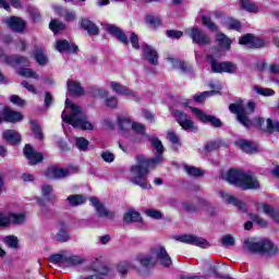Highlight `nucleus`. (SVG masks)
Masks as SVG:
<instances>
[{"label":"nucleus","instance_id":"obj_1","mask_svg":"<svg viewBox=\"0 0 279 279\" xmlns=\"http://www.w3.org/2000/svg\"><path fill=\"white\" fill-rule=\"evenodd\" d=\"M148 141L156 151V156L154 158L147 159L143 155H138L135 160L136 165L131 166L130 168V177L129 180L135 186H140L144 191H149L151 189V183H149V169L156 167V165H160L165 162V158L162 154H165V146H162V142L156 136H149Z\"/></svg>","mask_w":279,"mask_h":279},{"label":"nucleus","instance_id":"obj_2","mask_svg":"<svg viewBox=\"0 0 279 279\" xmlns=\"http://www.w3.org/2000/svg\"><path fill=\"white\" fill-rule=\"evenodd\" d=\"M63 123H69L76 130H94L93 123L88 121L82 108L72 104L69 98L65 99V110L61 114Z\"/></svg>","mask_w":279,"mask_h":279},{"label":"nucleus","instance_id":"obj_3","mask_svg":"<svg viewBox=\"0 0 279 279\" xmlns=\"http://www.w3.org/2000/svg\"><path fill=\"white\" fill-rule=\"evenodd\" d=\"M226 182L229 184H233V186H239L243 191H247L250 189H258L260 183L258 179L254 177V174L250 172H243V170H229L223 177Z\"/></svg>","mask_w":279,"mask_h":279},{"label":"nucleus","instance_id":"obj_4","mask_svg":"<svg viewBox=\"0 0 279 279\" xmlns=\"http://www.w3.org/2000/svg\"><path fill=\"white\" fill-rule=\"evenodd\" d=\"M243 250L252 254H278V246L269 240L245 239Z\"/></svg>","mask_w":279,"mask_h":279},{"label":"nucleus","instance_id":"obj_5","mask_svg":"<svg viewBox=\"0 0 279 279\" xmlns=\"http://www.w3.org/2000/svg\"><path fill=\"white\" fill-rule=\"evenodd\" d=\"M255 109H256V102L254 101H248L246 107L242 100L231 104L229 106L230 112H232V114H236L238 121L242 125H244V128H250L252 125V122L250 118H247V116L252 114V112H254Z\"/></svg>","mask_w":279,"mask_h":279},{"label":"nucleus","instance_id":"obj_6","mask_svg":"<svg viewBox=\"0 0 279 279\" xmlns=\"http://www.w3.org/2000/svg\"><path fill=\"white\" fill-rule=\"evenodd\" d=\"M151 255L155 258V263H159L162 267H171L173 265V259L171 255L167 252V248L162 245H157L151 248Z\"/></svg>","mask_w":279,"mask_h":279},{"label":"nucleus","instance_id":"obj_7","mask_svg":"<svg viewBox=\"0 0 279 279\" xmlns=\"http://www.w3.org/2000/svg\"><path fill=\"white\" fill-rule=\"evenodd\" d=\"M207 60L214 73H236V64L232 62H217L213 54L207 56Z\"/></svg>","mask_w":279,"mask_h":279},{"label":"nucleus","instance_id":"obj_8","mask_svg":"<svg viewBox=\"0 0 279 279\" xmlns=\"http://www.w3.org/2000/svg\"><path fill=\"white\" fill-rule=\"evenodd\" d=\"M185 34L190 36L195 45H210V37H208V35L204 33V31L197 27L187 28L185 31Z\"/></svg>","mask_w":279,"mask_h":279},{"label":"nucleus","instance_id":"obj_9","mask_svg":"<svg viewBox=\"0 0 279 279\" xmlns=\"http://www.w3.org/2000/svg\"><path fill=\"white\" fill-rule=\"evenodd\" d=\"M89 202H90L92 206L95 207L96 215L98 217H107L108 219H114V217H116L114 211L108 210V208H106V205L102 204L101 201H99V198H97L95 196H90Z\"/></svg>","mask_w":279,"mask_h":279},{"label":"nucleus","instance_id":"obj_10","mask_svg":"<svg viewBox=\"0 0 279 279\" xmlns=\"http://www.w3.org/2000/svg\"><path fill=\"white\" fill-rule=\"evenodd\" d=\"M178 241H181V243H187L189 245H197V247H203L204 250L210 247V243H208L206 239L193 234L179 235Z\"/></svg>","mask_w":279,"mask_h":279},{"label":"nucleus","instance_id":"obj_11","mask_svg":"<svg viewBox=\"0 0 279 279\" xmlns=\"http://www.w3.org/2000/svg\"><path fill=\"white\" fill-rule=\"evenodd\" d=\"M193 114H195L196 119L198 121H202V123H210L214 128H221L223 123L219 120V118L215 116H208L204 113V111L199 110L198 108H192Z\"/></svg>","mask_w":279,"mask_h":279},{"label":"nucleus","instance_id":"obj_12","mask_svg":"<svg viewBox=\"0 0 279 279\" xmlns=\"http://www.w3.org/2000/svg\"><path fill=\"white\" fill-rule=\"evenodd\" d=\"M0 60L4 62V64H9L10 66H16V64H24V66H26V64L29 63V61H27V58L25 57L7 56L1 46H0Z\"/></svg>","mask_w":279,"mask_h":279},{"label":"nucleus","instance_id":"obj_13","mask_svg":"<svg viewBox=\"0 0 279 279\" xmlns=\"http://www.w3.org/2000/svg\"><path fill=\"white\" fill-rule=\"evenodd\" d=\"M240 45H245L248 49H258V47H265V40L255 37L252 34H246L239 40Z\"/></svg>","mask_w":279,"mask_h":279},{"label":"nucleus","instance_id":"obj_14","mask_svg":"<svg viewBox=\"0 0 279 279\" xmlns=\"http://www.w3.org/2000/svg\"><path fill=\"white\" fill-rule=\"evenodd\" d=\"M73 173V169H62V168H56L50 167L46 171V177H48L50 180H62V178H69V175Z\"/></svg>","mask_w":279,"mask_h":279},{"label":"nucleus","instance_id":"obj_15","mask_svg":"<svg viewBox=\"0 0 279 279\" xmlns=\"http://www.w3.org/2000/svg\"><path fill=\"white\" fill-rule=\"evenodd\" d=\"M7 121L8 123H19L23 121V114L19 111H12V109H4L0 111V123Z\"/></svg>","mask_w":279,"mask_h":279},{"label":"nucleus","instance_id":"obj_16","mask_svg":"<svg viewBox=\"0 0 279 279\" xmlns=\"http://www.w3.org/2000/svg\"><path fill=\"white\" fill-rule=\"evenodd\" d=\"M3 23L7 25V27L13 32H16L17 34H21V32L25 29V21L17 16L4 17Z\"/></svg>","mask_w":279,"mask_h":279},{"label":"nucleus","instance_id":"obj_17","mask_svg":"<svg viewBox=\"0 0 279 279\" xmlns=\"http://www.w3.org/2000/svg\"><path fill=\"white\" fill-rule=\"evenodd\" d=\"M173 117L177 119L182 130H196L195 123L189 119V116H186L184 112L175 110L173 111Z\"/></svg>","mask_w":279,"mask_h":279},{"label":"nucleus","instance_id":"obj_18","mask_svg":"<svg viewBox=\"0 0 279 279\" xmlns=\"http://www.w3.org/2000/svg\"><path fill=\"white\" fill-rule=\"evenodd\" d=\"M106 29L109 34H111V36L117 38L119 43L122 45H129L130 40L128 39V35H125V32H123V29H121L119 26L108 24Z\"/></svg>","mask_w":279,"mask_h":279},{"label":"nucleus","instance_id":"obj_19","mask_svg":"<svg viewBox=\"0 0 279 279\" xmlns=\"http://www.w3.org/2000/svg\"><path fill=\"white\" fill-rule=\"evenodd\" d=\"M134 265L136 263L141 265V267H144L145 269H149V267H154L156 265V258L151 254H138L135 256V259L133 260Z\"/></svg>","mask_w":279,"mask_h":279},{"label":"nucleus","instance_id":"obj_20","mask_svg":"<svg viewBox=\"0 0 279 279\" xmlns=\"http://www.w3.org/2000/svg\"><path fill=\"white\" fill-rule=\"evenodd\" d=\"M142 51H143V56L145 58V60H147V62H149V64H158V51H156V49H154V47L144 44L142 46Z\"/></svg>","mask_w":279,"mask_h":279},{"label":"nucleus","instance_id":"obj_21","mask_svg":"<svg viewBox=\"0 0 279 279\" xmlns=\"http://www.w3.org/2000/svg\"><path fill=\"white\" fill-rule=\"evenodd\" d=\"M24 156L29 160V165H38V162H43V154L36 153L29 144L24 147Z\"/></svg>","mask_w":279,"mask_h":279},{"label":"nucleus","instance_id":"obj_22","mask_svg":"<svg viewBox=\"0 0 279 279\" xmlns=\"http://www.w3.org/2000/svg\"><path fill=\"white\" fill-rule=\"evenodd\" d=\"M219 196L225 202V204H232L235 206V208H239V210L245 213V204H243V202L239 201L233 195H230L228 192L220 191Z\"/></svg>","mask_w":279,"mask_h":279},{"label":"nucleus","instance_id":"obj_23","mask_svg":"<svg viewBox=\"0 0 279 279\" xmlns=\"http://www.w3.org/2000/svg\"><path fill=\"white\" fill-rule=\"evenodd\" d=\"M56 49L60 53H77V46L69 44L65 39L57 40Z\"/></svg>","mask_w":279,"mask_h":279},{"label":"nucleus","instance_id":"obj_24","mask_svg":"<svg viewBox=\"0 0 279 279\" xmlns=\"http://www.w3.org/2000/svg\"><path fill=\"white\" fill-rule=\"evenodd\" d=\"M110 88L113 89V92L117 95H125L126 97H136V94L132 90H130L125 85H122L119 82H111Z\"/></svg>","mask_w":279,"mask_h":279},{"label":"nucleus","instance_id":"obj_25","mask_svg":"<svg viewBox=\"0 0 279 279\" xmlns=\"http://www.w3.org/2000/svg\"><path fill=\"white\" fill-rule=\"evenodd\" d=\"M236 145L242 149V151H245V154H258V145L250 141L240 140L236 142Z\"/></svg>","mask_w":279,"mask_h":279},{"label":"nucleus","instance_id":"obj_26","mask_svg":"<svg viewBox=\"0 0 279 279\" xmlns=\"http://www.w3.org/2000/svg\"><path fill=\"white\" fill-rule=\"evenodd\" d=\"M81 27L82 29H85L89 36H97L99 34V27L88 19H83L81 21Z\"/></svg>","mask_w":279,"mask_h":279},{"label":"nucleus","instance_id":"obj_27","mask_svg":"<svg viewBox=\"0 0 279 279\" xmlns=\"http://www.w3.org/2000/svg\"><path fill=\"white\" fill-rule=\"evenodd\" d=\"M2 138L7 141V143H11L12 145L21 143V134L15 130H5L4 132H2Z\"/></svg>","mask_w":279,"mask_h":279},{"label":"nucleus","instance_id":"obj_28","mask_svg":"<svg viewBox=\"0 0 279 279\" xmlns=\"http://www.w3.org/2000/svg\"><path fill=\"white\" fill-rule=\"evenodd\" d=\"M240 7L250 14H258L260 12V7L251 0H240Z\"/></svg>","mask_w":279,"mask_h":279},{"label":"nucleus","instance_id":"obj_29","mask_svg":"<svg viewBox=\"0 0 279 279\" xmlns=\"http://www.w3.org/2000/svg\"><path fill=\"white\" fill-rule=\"evenodd\" d=\"M130 269H138V266H136L134 262L130 260L120 262L117 266V271L120 276H128V271H130Z\"/></svg>","mask_w":279,"mask_h":279},{"label":"nucleus","instance_id":"obj_30","mask_svg":"<svg viewBox=\"0 0 279 279\" xmlns=\"http://www.w3.org/2000/svg\"><path fill=\"white\" fill-rule=\"evenodd\" d=\"M68 204L72 206V208H76L77 206L84 205L87 202V197L82 194H72L68 196Z\"/></svg>","mask_w":279,"mask_h":279},{"label":"nucleus","instance_id":"obj_31","mask_svg":"<svg viewBox=\"0 0 279 279\" xmlns=\"http://www.w3.org/2000/svg\"><path fill=\"white\" fill-rule=\"evenodd\" d=\"M70 235L69 231H66V225L64 222L59 223V232L56 234V241L59 243H66L69 241Z\"/></svg>","mask_w":279,"mask_h":279},{"label":"nucleus","instance_id":"obj_32","mask_svg":"<svg viewBox=\"0 0 279 279\" xmlns=\"http://www.w3.org/2000/svg\"><path fill=\"white\" fill-rule=\"evenodd\" d=\"M68 90L70 95H73L75 97H80V95H84V89L82 88V85L75 81H68Z\"/></svg>","mask_w":279,"mask_h":279},{"label":"nucleus","instance_id":"obj_33","mask_svg":"<svg viewBox=\"0 0 279 279\" xmlns=\"http://www.w3.org/2000/svg\"><path fill=\"white\" fill-rule=\"evenodd\" d=\"M53 193V186L49 184H43L41 185V195L45 197L48 202H54L57 199L56 194Z\"/></svg>","mask_w":279,"mask_h":279},{"label":"nucleus","instance_id":"obj_34","mask_svg":"<svg viewBox=\"0 0 279 279\" xmlns=\"http://www.w3.org/2000/svg\"><path fill=\"white\" fill-rule=\"evenodd\" d=\"M183 171H185V173L191 178H202V175H204V171L202 169L189 165L183 166Z\"/></svg>","mask_w":279,"mask_h":279},{"label":"nucleus","instance_id":"obj_35","mask_svg":"<svg viewBox=\"0 0 279 279\" xmlns=\"http://www.w3.org/2000/svg\"><path fill=\"white\" fill-rule=\"evenodd\" d=\"M118 125L120 130H123L124 132H129V130H132L134 122L128 117H119Z\"/></svg>","mask_w":279,"mask_h":279},{"label":"nucleus","instance_id":"obj_36","mask_svg":"<svg viewBox=\"0 0 279 279\" xmlns=\"http://www.w3.org/2000/svg\"><path fill=\"white\" fill-rule=\"evenodd\" d=\"M216 40L219 45V47H221V49H230V46L232 45V40H230V38H228V36H226V34H218L216 37Z\"/></svg>","mask_w":279,"mask_h":279},{"label":"nucleus","instance_id":"obj_37","mask_svg":"<svg viewBox=\"0 0 279 279\" xmlns=\"http://www.w3.org/2000/svg\"><path fill=\"white\" fill-rule=\"evenodd\" d=\"M27 219V215L25 213H11V223L13 226H21L23 225Z\"/></svg>","mask_w":279,"mask_h":279},{"label":"nucleus","instance_id":"obj_38","mask_svg":"<svg viewBox=\"0 0 279 279\" xmlns=\"http://www.w3.org/2000/svg\"><path fill=\"white\" fill-rule=\"evenodd\" d=\"M123 219L125 223L138 222L141 221V214L134 210H129L124 214Z\"/></svg>","mask_w":279,"mask_h":279},{"label":"nucleus","instance_id":"obj_39","mask_svg":"<svg viewBox=\"0 0 279 279\" xmlns=\"http://www.w3.org/2000/svg\"><path fill=\"white\" fill-rule=\"evenodd\" d=\"M253 92L257 95H262V97H274L276 95V92L271 88H263L260 86H254Z\"/></svg>","mask_w":279,"mask_h":279},{"label":"nucleus","instance_id":"obj_40","mask_svg":"<svg viewBox=\"0 0 279 279\" xmlns=\"http://www.w3.org/2000/svg\"><path fill=\"white\" fill-rule=\"evenodd\" d=\"M2 241L11 250H16V247H19V238H16L15 235H7L2 239Z\"/></svg>","mask_w":279,"mask_h":279},{"label":"nucleus","instance_id":"obj_41","mask_svg":"<svg viewBox=\"0 0 279 279\" xmlns=\"http://www.w3.org/2000/svg\"><path fill=\"white\" fill-rule=\"evenodd\" d=\"M213 95H217V92L208 90V92H203L201 94H196L194 95V101H196V104H203V101H205L207 97H213Z\"/></svg>","mask_w":279,"mask_h":279},{"label":"nucleus","instance_id":"obj_42","mask_svg":"<svg viewBox=\"0 0 279 279\" xmlns=\"http://www.w3.org/2000/svg\"><path fill=\"white\" fill-rule=\"evenodd\" d=\"M146 217H149L150 219L160 220L162 219V211L154 208L145 209Z\"/></svg>","mask_w":279,"mask_h":279},{"label":"nucleus","instance_id":"obj_43","mask_svg":"<svg viewBox=\"0 0 279 279\" xmlns=\"http://www.w3.org/2000/svg\"><path fill=\"white\" fill-rule=\"evenodd\" d=\"M75 145H76L77 149H80V151H86V149H88V145H90V143L88 142V140H86L84 137H76Z\"/></svg>","mask_w":279,"mask_h":279},{"label":"nucleus","instance_id":"obj_44","mask_svg":"<svg viewBox=\"0 0 279 279\" xmlns=\"http://www.w3.org/2000/svg\"><path fill=\"white\" fill-rule=\"evenodd\" d=\"M65 263L68 265L77 266V265H82V263H84V259L81 256L71 255V256H65Z\"/></svg>","mask_w":279,"mask_h":279},{"label":"nucleus","instance_id":"obj_45","mask_svg":"<svg viewBox=\"0 0 279 279\" xmlns=\"http://www.w3.org/2000/svg\"><path fill=\"white\" fill-rule=\"evenodd\" d=\"M49 263H52L53 265H62L66 263V256L63 254H53L49 257Z\"/></svg>","mask_w":279,"mask_h":279},{"label":"nucleus","instance_id":"obj_46","mask_svg":"<svg viewBox=\"0 0 279 279\" xmlns=\"http://www.w3.org/2000/svg\"><path fill=\"white\" fill-rule=\"evenodd\" d=\"M64 23L58 21V20H52L49 24V28L51 29V32H53L54 34H58V32H62V29H64Z\"/></svg>","mask_w":279,"mask_h":279},{"label":"nucleus","instance_id":"obj_47","mask_svg":"<svg viewBox=\"0 0 279 279\" xmlns=\"http://www.w3.org/2000/svg\"><path fill=\"white\" fill-rule=\"evenodd\" d=\"M11 223V213H2L0 211V226L2 228H8Z\"/></svg>","mask_w":279,"mask_h":279},{"label":"nucleus","instance_id":"obj_48","mask_svg":"<svg viewBox=\"0 0 279 279\" xmlns=\"http://www.w3.org/2000/svg\"><path fill=\"white\" fill-rule=\"evenodd\" d=\"M226 25L229 29H235V32H239V29H241V22L232 17L227 19Z\"/></svg>","mask_w":279,"mask_h":279},{"label":"nucleus","instance_id":"obj_49","mask_svg":"<svg viewBox=\"0 0 279 279\" xmlns=\"http://www.w3.org/2000/svg\"><path fill=\"white\" fill-rule=\"evenodd\" d=\"M19 73H20V75H22V77H32L33 80H38V77H39L38 73H36L32 69H27V68L20 70Z\"/></svg>","mask_w":279,"mask_h":279},{"label":"nucleus","instance_id":"obj_50","mask_svg":"<svg viewBox=\"0 0 279 279\" xmlns=\"http://www.w3.org/2000/svg\"><path fill=\"white\" fill-rule=\"evenodd\" d=\"M168 60H169L170 64H172L173 69H180L181 71L187 70L186 63H184L183 61H180V60L173 59V58H169Z\"/></svg>","mask_w":279,"mask_h":279},{"label":"nucleus","instance_id":"obj_51","mask_svg":"<svg viewBox=\"0 0 279 279\" xmlns=\"http://www.w3.org/2000/svg\"><path fill=\"white\" fill-rule=\"evenodd\" d=\"M220 241L223 247H232L235 243L234 236H232L231 234H226L221 238Z\"/></svg>","mask_w":279,"mask_h":279},{"label":"nucleus","instance_id":"obj_52","mask_svg":"<svg viewBox=\"0 0 279 279\" xmlns=\"http://www.w3.org/2000/svg\"><path fill=\"white\" fill-rule=\"evenodd\" d=\"M202 23L203 25H205V27H208L210 32H217V25L213 23V20H210V17L203 15Z\"/></svg>","mask_w":279,"mask_h":279},{"label":"nucleus","instance_id":"obj_53","mask_svg":"<svg viewBox=\"0 0 279 279\" xmlns=\"http://www.w3.org/2000/svg\"><path fill=\"white\" fill-rule=\"evenodd\" d=\"M35 60L38 62L41 66H45L47 64L48 60L45 53H43V50H37L35 53Z\"/></svg>","mask_w":279,"mask_h":279},{"label":"nucleus","instance_id":"obj_54","mask_svg":"<svg viewBox=\"0 0 279 279\" xmlns=\"http://www.w3.org/2000/svg\"><path fill=\"white\" fill-rule=\"evenodd\" d=\"M266 125L268 132H279V122L278 121H271V119L266 120Z\"/></svg>","mask_w":279,"mask_h":279},{"label":"nucleus","instance_id":"obj_55","mask_svg":"<svg viewBox=\"0 0 279 279\" xmlns=\"http://www.w3.org/2000/svg\"><path fill=\"white\" fill-rule=\"evenodd\" d=\"M146 23L151 25V27H158V25H160V17L156 15H147Z\"/></svg>","mask_w":279,"mask_h":279},{"label":"nucleus","instance_id":"obj_56","mask_svg":"<svg viewBox=\"0 0 279 279\" xmlns=\"http://www.w3.org/2000/svg\"><path fill=\"white\" fill-rule=\"evenodd\" d=\"M167 138L173 145H178V143H180V137H178V134H175V132L173 130L168 131Z\"/></svg>","mask_w":279,"mask_h":279},{"label":"nucleus","instance_id":"obj_57","mask_svg":"<svg viewBox=\"0 0 279 279\" xmlns=\"http://www.w3.org/2000/svg\"><path fill=\"white\" fill-rule=\"evenodd\" d=\"M131 130L135 131L136 134L145 136V126L138 122H133V126L131 128Z\"/></svg>","mask_w":279,"mask_h":279},{"label":"nucleus","instance_id":"obj_58","mask_svg":"<svg viewBox=\"0 0 279 279\" xmlns=\"http://www.w3.org/2000/svg\"><path fill=\"white\" fill-rule=\"evenodd\" d=\"M101 158L105 162H114V154L110 153L109 150L102 151Z\"/></svg>","mask_w":279,"mask_h":279},{"label":"nucleus","instance_id":"obj_59","mask_svg":"<svg viewBox=\"0 0 279 279\" xmlns=\"http://www.w3.org/2000/svg\"><path fill=\"white\" fill-rule=\"evenodd\" d=\"M130 43L133 49H141V45L138 44V35H136L135 33H131Z\"/></svg>","mask_w":279,"mask_h":279},{"label":"nucleus","instance_id":"obj_60","mask_svg":"<svg viewBox=\"0 0 279 279\" xmlns=\"http://www.w3.org/2000/svg\"><path fill=\"white\" fill-rule=\"evenodd\" d=\"M105 105L108 108H117V106H119V101L117 100V97L112 96L105 100Z\"/></svg>","mask_w":279,"mask_h":279},{"label":"nucleus","instance_id":"obj_61","mask_svg":"<svg viewBox=\"0 0 279 279\" xmlns=\"http://www.w3.org/2000/svg\"><path fill=\"white\" fill-rule=\"evenodd\" d=\"M10 100H11V104H14V106H20L21 108L25 106V100L16 95L11 96Z\"/></svg>","mask_w":279,"mask_h":279},{"label":"nucleus","instance_id":"obj_62","mask_svg":"<svg viewBox=\"0 0 279 279\" xmlns=\"http://www.w3.org/2000/svg\"><path fill=\"white\" fill-rule=\"evenodd\" d=\"M22 86L28 90V93H33V95H38V89H36V86L29 84L27 81L22 82Z\"/></svg>","mask_w":279,"mask_h":279},{"label":"nucleus","instance_id":"obj_63","mask_svg":"<svg viewBox=\"0 0 279 279\" xmlns=\"http://www.w3.org/2000/svg\"><path fill=\"white\" fill-rule=\"evenodd\" d=\"M94 97H98L99 99H106L108 97V92L106 89H95L93 93Z\"/></svg>","mask_w":279,"mask_h":279},{"label":"nucleus","instance_id":"obj_64","mask_svg":"<svg viewBox=\"0 0 279 279\" xmlns=\"http://www.w3.org/2000/svg\"><path fill=\"white\" fill-rule=\"evenodd\" d=\"M168 38H182L183 33L181 31H168L167 32Z\"/></svg>","mask_w":279,"mask_h":279}]
</instances>
